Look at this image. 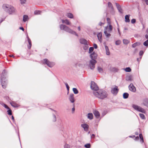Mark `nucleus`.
Instances as JSON below:
<instances>
[{"label": "nucleus", "mask_w": 148, "mask_h": 148, "mask_svg": "<svg viewBox=\"0 0 148 148\" xmlns=\"http://www.w3.org/2000/svg\"><path fill=\"white\" fill-rule=\"evenodd\" d=\"M20 1L21 4H24L26 2V0H20Z\"/></svg>", "instance_id": "obj_47"}, {"label": "nucleus", "mask_w": 148, "mask_h": 148, "mask_svg": "<svg viewBox=\"0 0 148 148\" xmlns=\"http://www.w3.org/2000/svg\"><path fill=\"white\" fill-rule=\"evenodd\" d=\"M146 32L148 34V28H147L146 30Z\"/></svg>", "instance_id": "obj_62"}, {"label": "nucleus", "mask_w": 148, "mask_h": 148, "mask_svg": "<svg viewBox=\"0 0 148 148\" xmlns=\"http://www.w3.org/2000/svg\"><path fill=\"white\" fill-rule=\"evenodd\" d=\"M87 117L88 119L90 120L92 119L93 118V115L92 113H89L87 115Z\"/></svg>", "instance_id": "obj_22"}, {"label": "nucleus", "mask_w": 148, "mask_h": 148, "mask_svg": "<svg viewBox=\"0 0 148 148\" xmlns=\"http://www.w3.org/2000/svg\"><path fill=\"white\" fill-rule=\"evenodd\" d=\"M81 126L83 127L84 130L86 132H87L88 130L89 126L86 123H83L81 124Z\"/></svg>", "instance_id": "obj_11"}, {"label": "nucleus", "mask_w": 148, "mask_h": 148, "mask_svg": "<svg viewBox=\"0 0 148 148\" xmlns=\"http://www.w3.org/2000/svg\"><path fill=\"white\" fill-rule=\"evenodd\" d=\"M143 45L146 46H148V39L143 43Z\"/></svg>", "instance_id": "obj_39"}, {"label": "nucleus", "mask_w": 148, "mask_h": 148, "mask_svg": "<svg viewBox=\"0 0 148 148\" xmlns=\"http://www.w3.org/2000/svg\"><path fill=\"white\" fill-rule=\"evenodd\" d=\"M5 73V71L3 70L2 73V76L1 78V84L2 85V87L4 88L6 87L7 84V82L6 81V80L5 77L2 76V75L4 76Z\"/></svg>", "instance_id": "obj_5"}, {"label": "nucleus", "mask_w": 148, "mask_h": 148, "mask_svg": "<svg viewBox=\"0 0 148 148\" xmlns=\"http://www.w3.org/2000/svg\"><path fill=\"white\" fill-rule=\"evenodd\" d=\"M144 52L142 51H141L139 52V55L140 56H142Z\"/></svg>", "instance_id": "obj_50"}, {"label": "nucleus", "mask_w": 148, "mask_h": 148, "mask_svg": "<svg viewBox=\"0 0 148 148\" xmlns=\"http://www.w3.org/2000/svg\"><path fill=\"white\" fill-rule=\"evenodd\" d=\"M62 21L63 23H65L66 25H69L71 24V22L67 19L62 20Z\"/></svg>", "instance_id": "obj_19"}, {"label": "nucleus", "mask_w": 148, "mask_h": 148, "mask_svg": "<svg viewBox=\"0 0 148 148\" xmlns=\"http://www.w3.org/2000/svg\"><path fill=\"white\" fill-rule=\"evenodd\" d=\"M125 70L126 72H130L131 71V70L130 67H127L125 69Z\"/></svg>", "instance_id": "obj_37"}, {"label": "nucleus", "mask_w": 148, "mask_h": 148, "mask_svg": "<svg viewBox=\"0 0 148 148\" xmlns=\"http://www.w3.org/2000/svg\"><path fill=\"white\" fill-rule=\"evenodd\" d=\"M107 21H108V24L109 25H111L110 24V19L109 18H107Z\"/></svg>", "instance_id": "obj_49"}, {"label": "nucleus", "mask_w": 148, "mask_h": 148, "mask_svg": "<svg viewBox=\"0 0 148 148\" xmlns=\"http://www.w3.org/2000/svg\"><path fill=\"white\" fill-rule=\"evenodd\" d=\"M97 53L95 52H93L90 55V57L92 60L90 61L89 66L91 69H93L95 68V64L97 63V61L95 60L97 59Z\"/></svg>", "instance_id": "obj_1"}, {"label": "nucleus", "mask_w": 148, "mask_h": 148, "mask_svg": "<svg viewBox=\"0 0 148 148\" xmlns=\"http://www.w3.org/2000/svg\"><path fill=\"white\" fill-rule=\"evenodd\" d=\"M142 105L147 107H148V99H145L143 100Z\"/></svg>", "instance_id": "obj_13"}, {"label": "nucleus", "mask_w": 148, "mask_h": 148, "mask_svg": "<svg viewBox=\"0 0 148 148\" xmlns=\"http://www.w3.org/2000/svg\"><path fill=\"white\" fill-rule=\"evenodd\" d=\"M93 114H94L95 116L97 118H99L100 117V114L99 112L97 110H95L93 112Z\"/></svg>", "instance_id": "obj_16"}, {"label": "nucleus", "mask_w": 148, "mask_h": 148, "mask_svg": "<svg viewBox=\"0 0 148 148\" xmlns=\"http://www.w3.org/2000/svg\"><path fill=\"white\" fill-rule=\"evenodd\" d=\"M43 61V63L44 64H47L48 66L50 67H52L55 64L54 62H50L47 59H44Z\"/></svg>", "instance_id": "obj_8"}, {"label": "nucleus", "mask_w": 148, "mask_h": 148, "mask_svg": "<svg viewBox=\"0 0 148 148\" xmlns=\"http://www.w3.org/2000/svg\"><path fill=\"white\" fill-rule=\"evenodd\" d=\"M118 32L119 34L120 35V31H119V29H118Z\"/></svg>", "instance_id": "obj_64"}, {"label": "nucleus", "mask_w": 148, "mask_h": 148, "mask_svg": "<svg viewBox=\"0 0 148 148\" xmlns=\"http://www.w3.org/2000/svg\"><path fill=\"white\" fill-rule=\"evenodd\" d=\"M88 48V44L87 45H85V46L84 47V50H87Z\"/></svg>", "instance_id": "obj_45"}, {"label": "nucleus", "mask_w": 148, "mask_h": 148, "mask_svg": "<svg viewBox=\"0 0 148 148\" xmlns=\"http://www.w3.org/2000/svg\"><path fill=\"white\" fill-rule=\"evenodd\" d=\"M99 25H100V26H101L102 25H103V24H104V23H102V22H100L99 23Z\"/></svg>", "instance_id": "obj_56"}, {"label": "nucleus", "mask_w": 148, "mask_h": 148, "mask_svg": "<svg viewBox=\"0 0 148 148\" xmlns=\"http://www.w3.org/2000/svg\"><path fill=\"white\" fill-rule=\"evenodd\" d=\"M143 2H145L146 4L148 5V0H142Z\"/></svg>", "instance_id": "obj_53"}, {"label": "nucleus", "mask_w": 148, "mask_h": 148, "mask_svg": "<svg viewBox=\"0 0 148 148\" xmlns=\"http://www.w3.org/2000/svg\"><path fill=\"white\" fill-rule=\"evenodd\" d=\"M121 41L119 40L116 41L115 42L116 44L117 45H119L121 44Z\"/></svg>", "instance_id": "obj_42"}, {"label": "nucleus", "mask_w": 148, "mask_h": 148, "mask_svg": "<svg viewBox=\"0 0 148 148\" xmlns=\"http://www.w3.org/2000/svg\"><path fill=\"white\" fill-rule=\"evenodd\" d=\"M20 29L21 30H22L23 31H24V29L23 28V27H20Z\"/></svg>", "instance_id": "obj_59"}, {"label": "nucleus", "mask_w": 148, "mask_h": 148, "mask_svg": "<svg viewBox=\"0 0 148 148\" xmlns=\"http://www.w3.org/2000/svg\"><path fill=\"white\" fill-rule=\"evenodd\" d=\"M67 88V89L68 90H69V86L68 85V84L67 83H65Z\"/></svg>", "instance_id": "obj_51"}, {"label": "nucleus", "mask_w": 148, "mask_h": 148, "mask_svg": "<svg viewBox=\"0 0 148 148\" xmlns=\"http://www.w3.org/2000/svg\"><path fill=\"white\" fill-rule=\"evenodd\" d=\"M53 122L56 121V116L55 115H53Z\"/></svg>", "instance_id": "obj_44"}, {"label": "nucleus", "mask_w": 148, "mask_h": 148, "mask_svg": "<svg viewBox=\"0 0 148 148\" xmlns=\"http://www.w3.org/2000/svg\"><path fill=\"white\" fill-rule=\"evenodd\" d=\"M60 28L61 29L69 33L73 34H75V35L77 36V35L75 32L74 31L69 28L68 27L65 25L62 24L60 25Z\"/></svg>", "instance_id": "obj_4"}, {"label": "nucleus", "mask_w": 148, "mask_h": 148, "mask_svg": "<svg viewBox=\"0 0 148 148\" xmlns=\"http://www.w3.org/2000/svg\"><path fill=\"white\" fill-rule=\"evenodd\" d=\"M2 8L7 12H8V10L9 9H11L12 11H13V6L6 4H4L2 6Z\"/></svg>", "instance_id": "obj_7"}, {"label": "nucleus", "mask_w": 148, "mask_h": 148, "mask_svg": "<svg viewBox=\"0 0 148 148\" xmlns=\"http://www.w3.org/2000/svg\"><path fill=\"white\" fill-rule=\"evenodd\" d=\"M129 94L127 93H125L123 94V97L124 99H127L128 97Z\"/></svg>", "instance_id": "obj_28"}, {"label": "nucleus", "mask_w": 148, "mask_h": 148, "mask_svg": "<svg viewBox=\"0 0 148 148\" xmlns=\"http://www.w3.org/2000/svg\"><path fill=\"white\" fill-rule=\"evenodd\" d=\"M84 147L87 148H90V144H87L84 145Z\"/></svg>", "instance_id": "obj_41"}, {"label": "nucleus", "mask_w": 148, "mask_h": 148, "mask_svg": "<svg viewBox=\"0 0 148 148\" xmlns=\"http://www.w3.org/2000/svg\"><path fill=\"white\" fill-rule=\"evenodd\" d=\"M3 106L6 108L7 109H9L10 108H9L7 106V105L5 104H3Z\"/></svg>", "instance_id": "obj_48"}, {"label": "nucleus", "mask_w": 148, "mask_h": 148, "mask_svg": "<svg viewBox=\"0 0 148 148\" xmlns=\"http://www.w3.org/2000/svg\"><path fill=\"white\" fill-rule=\"evenodd\" d=\"M91 88L92 90L97 91L99 90V88L97 84L94 82H91Z\"/></svg>", "instance_id": "obj_9"}, {"label": "nucleus", "mask_w": 148, "mask_h": 148, "mask_svg": "<svg viewBox=\"0 0 148 148\" xmlns=\"http://www.w3.org/2000/svg\"><path fill=\"white\" fill-rule=\"evenodd\" d=\"M93 46L95 49H97V45L96 44H94Z\"/></svg>", "instance_id": "obj_54"}, {"label": "nucleus", "mask_w": 148, "mask_h": 148, "mask_svg": "<svg viewBox=\"0 0 148 148\" xmlns=\"http://www.w3.org/2000/svg\"><path fill=\"white\" fill-rule=\"evenodd\" d=\"M93 93L97 97L101 99L105 98L107 96L106 92L102 90H99L97 91H94Z\"/></svg>", "instance_id": "obj_2"}, {"label": "nucleus", "mask_w": 148, "mask_h": 148, "mask_svg": "<svg viewBox=\"0 0 148 148\" xmlns=\"http://www.w3.org/2000/svg\"><path fill=\"white\" fill-rule=\"evenodd\" d=\"M140 45V42H136L132 45V46L133 48L136 47L137 46H139Z\"/></svg>", "instance_id": "obj_24"}, {"label": "nucleus", "mask_w": 148, "mask_h": 148, "mask_svg": "<svg viewBox=\"0 0 148 148\" xmlns=\"http://www.w3.org/2000/svg\"><path fill=\"white\" fill-rule=\"evenodd\" d=\"M139 136L140 138L141 139V142H142V143H143L144 142V140L142 134H140Z\"/></svg>", "instance_id": "obj_31"}, {"label": "nucleus", "mask_w": 148, "mask_h": 148, "mask_svg": "<svg viewBox=\"0 0 148 148\" xmlns=\"http://www.w3.org/2000/svg\"><path fill=\"white\" fill-rule=\"evenodd\" d=\"M94 50V48L93 47H90L89 49V53H90L93 52Z\"/></svg>", "instance_id": "obj_32"}, {"label": "nucleus", "mask_w": 148, "mask_h": 148, "mask_svg": "<svg viewBox=\"0 0 148 148\" xmlns=\"http://www.w3.org/2000/svg\"><path fill=\"white\" fill-rule=\"evenodd\" d=\"M113 27L111 25H109L105 27L104 33L107 37L109 38L111 36L110 34L112 31Z\"/></svg>", "instance_id": "obj_3"}, {"label": "nucleus", "mask_w": 148, "mask_h": 148, "mask_svg": "<svg viewBox=\"0 0 148 148\" xmlns=\"http://www.w3.org/2000/svg\"><path fill=\"white\" fill-rule=\"evenodd\" d=\"M31 46H30V45H29L28 46V49H30L31 48Z\"/></svg>", "instance_id": "obj_58"}, {"label": "nucleus", "mask_w": 148, "mask_h": 148, "mask_svg": "<svg viewBox=\"0 0 148 148\" xmlns=\"http://www.w3.org/2000/svg\"><path fill=\"white\" fill-rule=\"evenodd\" d=\"M10 104L14 107H17L18 106V105L14 102L12 101L10 102Z\"/></svg>", "instance_id": "obj_20"}, {"label": "nucleus", "mask_w": 148, "mask_h": 148, "mask_svg": "<svg viewBox=\"0 0 148 148\" xmlns=\"http://www.w3.org/2000/svg\"><path fill=\"white\" fill-rule=\"evenodd\" d=\"M73 91L75 94H77L78 93V91L77 88H73Z\"/></svg>", "instance_id": "obj_29"}, {"label": "nucleus", "mask_w": 148, "mask_h": 148, "mask_svg": "<svg viewBox=\"0 0 148 148\" xmlns=\"http://www.w3.org/2000/svg\"><path fill=\"white\" fill-rule=\"evenodd\" d=\"M139 115L141 117V118H142L143 119H144L145 118V115L141 113H140L139 114Z\"/></svg>", "instance_id": "obj_36"}, {"label": "nucleus", "mask_w": 148, "mask_h": 148, "mask_svg": "<svg viewBox=\"0 0 148 148\" xmlns=\"http://www.w3.org/2000/svg\"><path fill=\"white\" fill-rule=\"evenodd\" d=\"M66 16L69 18H73V15L71 13H67Z\"/></svg>", "instance_id": "obj_23"}, {"label": "nucleus", "mask_w": 148, "mask_h": 148, "mask_svg": "<svg viewBox=\"0 0 148 148\" xmlns=\"http://www.w3.org/2000/svg\"><path fill=\"white\" fill-rule=\"evenodd\" d=\"M105 49L106 51V54L108 55H109L110 54V52L109 50V49L108 47L106 46L105 47Z\"/></svg>", "instance_id": "obj_25"}, {"label": "nucleus", "mask_w": 148, "mask_h": 148, "mask_svg": "<svg viewBox=\"0 0 148 148\" xmlns=\"http://www.w3.org/2000/svg\"><path fill=\"white\" fill-rule=\"evenodd\" d=\"M136 22V20L135 19H133L131 20V23L133 24L135 23Z\"/></svg>", "instance_id": "obj_46"}, {"label": "nucleus", "mask_w": 148, "mask_h": 148, "mask_svg": "<svg viewBox=\"0 0 148 148\" xmlns=\"http://www.w3.org/2000/svg\"><path fill=\"white\" fill-rule=\"evenodd\" d=\"M126 79L127 81H131L132 79L131 76H129L126 77Z\"/></svg>", "instance_id": "obj_34"}, {"label": "nucleus", "mask_w": 148, "mask_h": 148, "mask_svg": "<svg viewBox=\"0 0 148 148\" xmlns=\"http://www.w3.org/2000/svg\"><path fill=\"white\" fill-rule=\"evenodd\" d=\"M132 107L135 110L144 113L146 112L145 110L141 107L135 104H133Z\"/></svg>", "instance_id": "obj_6"}, {"label": "nucleus", "mask_w": 148, "mask_h": 148, "mask_svg": "<svg viewBox=\"0 0 148 148\" xmlns=\"http://www.w3.org/2000/svg\"><path fill=\"white\" fill-rule=\"evenodd\" d=\"M115 4L119 12L121 13H122V10L121 8V6L119 4L116 3H115Z\"/></svg>", "instance_id": "obj_17"}, {"label": "nucleus", "mask_w": 148, "mask_h": 148, "mask_svg": "<svg viewBox=\"0 0 148 148\" xmlns=\"http://www.w3.org/2000/svg\"><path fill=\"white\" fill-rule=\"evenodd\" d=\"M95 137V135L94 134H92L91 136V138H94Z\"/></svg>", "instance_id": "obj_55"}, {"label": "nucleus", "mask_w": 148, "mask_h": 148, "mask_svg": "<svg viewBox=\"0 0 148 148\" xmlns=\"http://www.w3.org/2000/svg\"><path fill=\"white\" fill-rule=\"evenodd\" d=\"M119 91V89L118 87L116 86H114V87L112 88L111 92L114 95H116Z\"/></svg>", "instance_id": "obj_10"}, {"label": "nucleus", "mask_w": 148, "mask_h": 148, "mask_svg": "<svg viewBox=\"0 0 148 148\" xmlns=\"http://www.w3.org/2000/svg\"><path fill=\"white\" fill-rule=\"evenodd\" d=\"M40 11L39 10H36L35 11L34 14L35 15L38 14H40Z\"/></svg>", "instance_id": "obj_40"}, {"label": "nucleus", "mask_w": 148, "mask_h": 148, "mask_svg": "<svg viewBox=\"0 0 148 148\" xmlns=\"http://www.w3.org/2000/svg\"><path fill=\"white\" fill-rule=\"evenodd\" d=\"M80 42L82 44L85 45H87L88 44L87 41L85 39L81 38L80 40Z\"/></svg>", "instance_id": "obj_15"}, {"label": "nucleus", "mask_w": 148, "mask_h": 148, "mask_svg": "<svg viewBox=\"0 0 148 148\" xmlns=\"http://www.w3.org/2000/svg\"><path fill=\"white\" fill-rule=\"evenodd\" d=\"M97 36L99 40L101 42V38L102 36V33L101 32L97 34Z\"/></svg>", "instance_id": "obj_21"}, {"label": "nucleus", "mask_w": 148, "mask_h": 148, "mask_svg": "<svg viewBox=\"0 0 148 148\" xmlns=\"http://www.w3.org/2000/svg\"><path fill=\"white\" fill-rule=\"evenodd\" d=\"M12 119L13 120V121H14V117L13 116H12Z\"/></svg>", "instance_id": "obj_60"}, {"label": "nucleus", "mask_w": 148, "mask_h": 148, "mask_svg": "<svg viewBox=\"0 0 148 148\" xmlns=\"http://www.w3.org/2000/svg\"><path fill=\"white\" fill-rule=\"evenodd\" d=\"M98 70L99 72L102 73L103 72V69L100 67H98Z\"/></svg>", "instance_id": "obj_38"}, {"label": "nucleus", "mask_w": 148, "mask_h": 148, "mask_svg": "<svg viewBox=\"0 0 148 148\" xmlns=\"http://www.w3.org/2000/svg\"><path fill=\"white\" fill-rule=\"evenodd\" d=\"M129 90L133 92H135L136 89L132 84H131L129 86Z\"/></svg>", "instance_id": "obj_12"}, {"label": "nucleus", "mask_w": 148, "mask_h": 148, "mask_svg": "<svg viewBox=\"0 0 148 148\" xmlns=\"http://www.w3.org/2000/svg\"><path fill=\"white\" fill-rule=\"evenodd\" d=\"M130 15H127L125 16V21L126 22L128 23L130 22V20L129 19V17L130 16Z\"/></svg>", "instance_id": "obj_18"}, {"label": "nucleus", "mask_w": 148, "mask_h": 148, "mask_svg": "<svg viewBox=\"0 0 148 148\" xmlns=\"http://www.w3.org/2000/svg\"><path fill=\"white\" fill-rule=\"evenodd\" d=\"M78 29L79 31L80 30V27H78Z\"/></svg>", "instance_id": "obj_61"}, {"label": "nucleus", "mask_w": 148, "mask_h": 148, "mask_svg": "<svg viewBox=\"0 0 148 148\" xmlns=\"http://www.w3.org/2000/svg\"><path fill=\"white\" fill-rule=\"evenodd\" d=\"M74 95L73 94H70L69 97V99L71 103H74L75 101V98H74Z\"/></svg>", "instance_id": "obj_14"}, {"label": "nucleus", "mask_w": 148, "mask_h": 148, "mask_svg": "<svg viewBox=\"0 0 148 148\" xmlns=\"http://www.w3.org/2000/svg\"><path fill=\"white\" fill-rule=\"evenodd\" d=\"M123 43L125 44H127L130 42V41L126 39H123Z\"/></svg>", "instance_id": "obj_30"}, {"label": "nucleus", "mask_w": 148, "mask_h": 148, "mask_svg": "<svg viewBox=\"0 0 148 148\" xmlns=\"http://www.w3.org/2000/svg\"><path fill=\"white\" fill-rule=\"evenodd\" d=\"M27 38L28 41V42L29 43V45H30V46H32L31 41L28 36H27Z\"/></svg>", "instance_id": "obj_35"}, {"label": "nucleus", "mask_w": 148, "mask_h": 148, "mask_svg": "<svg viewBox=\"0 0 148 148\" xmlns=\"http://www.w3.org/2000/svg\"><path fill=\"white\" fill-rule=\"evenodd\" d=\"M75 110V108L74 107H73L72 109V111L73 113Z\"/></svg>", "instance_id": "obj_57"}, {"label": "nucleus", "mask_w": 148, "mask_h": 148, "mask_svg": "<svg viewBox=\"0 0 148 148\" xmlns=\"http://www.w3.org/2000/svg\"><path fill=\"white\" fill-rule=\"evenodd\" d=\"M112 70L113 71H117L118 70V69H116V68H112Z\"/></svg>", "instance_id": "obj_52"}, {"label": "nucleus", "mask_w": 148, "mask_h": 148, "mask_svg": "<svg viewBox=\"0 0 148 148\" xmlns=\"http://www.w3.org/2000/svg\"><path fill=\"white\" fill-rule=\"evenodd\" d=\"M108 5L109 7L111 8L112 10L113 9L112 4L110 2L108 3Z\"/></svg>", "instance_id": "obj_33"}, {"label": "nucleus", "mask_w": 148, "mask_h": 148, "mask_svg": "<svg viewBox=\"0 0 148 148\" xmlns=\"http://www.w3.org/2000/svg\"><path fill=\"white\" fill-rule=\"evenodd\" d=\"M28 19V17L27 15H25L23 16V21L24 22L27 21Z\"/></svg>", "instance_id": "obj_26"}, {"label": "nucleus", "mask_w": 148, "mask_h": 148, "mask_svg": "<svg viewBox=\"0 0 148 148\" xmlns=\"http://www.w3.org/2000/svg\"><path fill=\"white\" fill-rule=\"evenodd\" d=\"M10 57H14V56L13 55H10Z\"/></svg>", "instance_id": "obj_63"}, {"label": "nucleus", "mask_w": 148, "mask_h": 148, "mask_svg": "<svg viewBox=\"0 0 148 148\" xmlns=\"http://www.w3.org/2000/svg\"><path fill=\"white\" fill-rule=\"evenodd\" d=\"M8 12H7L10 14H12V13H14L15 11V9L13 7V11H11L12 10L11 9H9L8 10Z\"/></svg>", "instance_id": "obj_27"}, {"label": "nucleus", "mask_w": 148, "mask_h": 148, "mask_svg": "<svg viewBox=\"0 0 148 148\" xmlns=\"http://www.w3.org/2000/svg\"><path fill=\"white\" fill-rule=\"evenodd\" d=\"M8 114L9 115H11L12 114V110L10 109H9L7 111Z\"/></svg>", "instance_id": "obj_43"}]
</instances>
